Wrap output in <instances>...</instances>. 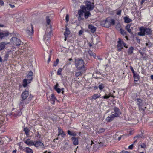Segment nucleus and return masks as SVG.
Returning <instances> with one entry per match:
<instances>
[{
  "instance_id": "obj_40",
  "label": "nucleus",
  "mask_w": 153,
  "mask_h": 153,
  "mask_svg": "<svg viewBox=\"0 0 153 153\" xmlns=\"http://www.w3.org/2000/svg\"><path fill=\"white\" fill-rule=\"evenodd\" d=\"M59 62V60L58 59H57L56 61L54 63V64H53V66L56 67V66L58 64V62Z\"/></svg>"
},
{
  "instance_id": "obj_26",
  "label": "nucleus",
  "mask_w": 153,
  "mask_h": 153,
  "mask_svg": "<svg viewBox=\"0 0 153 153\" xmlns=\"http://www.w3.org/2000/svg\"><path fill=\"white\" fill-rule=\"evenodd\" d=\"M25 143L29 146H31L34 144V142L30 141V139H27L24 141Z\"/></svg>"
},
{
  "instance_id": "obj_20",
  "label": "nucleus",
  "mask_w": 153,
  "mask_h": 153,
  "mask_svg": "<svg viewBox=\"0 0 153 153\" xmlns=\"http://www.w3.org/2000/svg\"><path fill=\"white\" fill-rule=\"evenodd\" d=\"M59 85L57 83L56 85L54 86V88L55 90L58 93H60L62 92V93H63V89H60L58 88Z\"/></svg>"
},
{
  "instance_id": "obj_39",
  "label": "nucleus",
  "mask_w": 153,
  "mask_h": 153,
  "mask_svg": "<svg viewBox=\"0 0 153 153\" xmlns=\"http://www.w3.org/2000/svg\"><path fill=\"white\" fill-rule=\"evenodd\" d=\"M104 86L103 84H101L98 86V88L100 90H101L103 89Z\"/></svg>"
},
{
  "instance_id": "obj_32",
  "label": "nucleus",
  "mask_w": 153,
  "mask_h": 153,
  "mask_svg": "<svg viewBox=\"0 0 153 153\" xmlns=\"http://www.w3.org/2000/svg\"><path fill=\"white\" fill-rule=\"evenodd\" d=\"M120 33L123 36H126L127 35V33L124 30L122 29L121 28L120 29Z\"/></svg>"
},
{
  "instance_id": "obj_12",
  "label": "nucleus",
  "mask_w": 153,
  "mask_h": 153,
  "mask_svg": "<svg viewBox=\"0 0 153 153\" xmlns=\"http://www.w3.org/2000/svg\"><path fill=\"white\" fill-rule=\"evenodd\" d=\"M113 110L114 112V114L117 117H119L121 114V112L118 108L114 107Z\"/></svg>"
},
{
  "instance_id": "obj_30",
  "label": "nucleus",
  "mask_w": 153,
  "mask_h": 153,
  "mask_svg": "<svg viewBox=\"0 0 153 153\" xmlns=\"http://www.w3.org/2000/svg\"><path fill=\"white\" fill-rule=\"evenodd\" d=\"M139 52L143 58L146 59L147 57V55L143 52L139 51Z\"/></svg>"
},
{
  "instance_id": "obj_52",
  "label": "nucleus",
  "mask_w": 153,
  "mask_h": 153,
  "mask_svg": "<svg viewBox=\"0 0 153 153\" xmlns=\"http://www.w3.org/2000/svg\"><path fill=\"white\" fill-rule=\"evenodd\" d=\"M134 146V144H132L130 145L128 147V149H131L133 148Z\"/></svg>"
},
{
  "instance_id": "obj_31",
  "label": "nucleus",
  "mask_w": 153,
  "mask_h": 153,
  "mask_svg": "<svg viewBox=\"0 0 153 153\" xmlns=\"http://www.w3.org/2000/svg\"><path fill=\"white\" fill-rule=\"evenodd\" d=\"M124 19L125 22L126 23H129L132 21V20L126 17H124Z\"/></svg>"
},
{
  "instance_id": "obj_23",
  "label": "nucleus",
  "mask_w": 153,
  "mask_h": 153,
  "mask_svg": "<svg viewBox=\"0 0 153 153\" xmlns=\"http://www.w3.org/2000/svg\"><path fill=\"white\" fill-rule=\"evenodd\" d=\"M71 139L74 145H76L78 144V140L77 138L73 137H72Z\"/></svg>"
},
{
  "instance_id": "obj_1",
  "label": "nucleus",
  "mask_w": 153,
  "mask_h": 153,
  "mask_svg": "<svg viewBox=\"0 0 153 153\" xmlns=\"http://www.w3.org/2000/svg\"><path fill=\"white\" fill-rule=\"evenodd\" d=\"M27 79H24L23 80V86L25 87L27 86V84L31 82L33 78V73L30 71L28 73L27 76Z\"/></svg>"
},
{
  "instance_id": "obj_17",
  "label": "nucleus",
  "mask_w": 153,
  "mask_h": 153,
  "mask_svg": "<svg viewBox=\"0 0 153 153\" xmlns=\"http://www.w3.org/2000/svg\"><path fill=\"white\" fill-rule=\"evenodd\" d=\"M9 44V43L4 42L0 43V51L4 49L5 45Z\"/></svg>"
},
{
  "instance_id": "obj_46",
  "label": "nucleus",
  "mask_w": 153,
  "mask_h": 153,
  "mask_svg": "<svg viewBox=\"0 0 153 153\" xmlns=\"http://www.w3.org/2000/svg\"><path fill=\"white\" fill-rule=\"evenodd\" d=\"M109 20L110 21L111 25H114L115 24V21L113 19H109Z\"/></svg>"
},
{
  "instance_id": "obj_25",
  "label": "nucleus",
  "mask_w": 153,
  "mask_h": 153,
  "mask_svg": "<svg viewBox=\"0 0 153 153\" xmlns=\"http://www.w3.org/2000/svg\"><path fill=\"white\" fill-rule=\"evenodd\" d=\"M134 48L132 46H131L128 49L127 52L128 54L129 55H131L133 53Z\"/></svg>"
},
{
  "instance_id": "obj_45",
  "label": "nucleus",
  "mask_w": 153,
  "mask_h": 153,
  "mask_svg": "<svg viewBox=\"0 0 153 153\" xmlns=\"http://www.w3.org/2000/svg\"><path fill=\"white\" fill-rule=\"evenodd\" d=\"M50 114H49V115H48V117H45V118H47L48 117V118H50L52 120H55V119L54 118H52V117H53V116H52V117L51 116L50 117Z\"/></svg>"
},
{
  "instance_id": "obj_36",
  "label": "nucleus",
  "mask_w": 153,
  "mask_h": 153,
  "mask_svg": "<svg viewBox=\"0 0 153 153\" xmlns=\"http://www.w3.org/2000/svg\"><path fill=\"white\" fill-rule=\"evenodd\" d=\"M24 131H25V133L27 135H28V133L29 131V130L26 127L24 129Z\"/></svg>"
},
{
  "instance_id": "obj_8",
  "label": "nucleus",
  "mask_w": 153,
  "mask_h": 153,
  "mask_svg": "<svg viewBox=\"0 0 153 153\" xmlns=\"http://www.w3.org/2000/svg\"><path fill=\"white\" fill-rule=\"evenodd\" d=\"M101 24L104 27L108 28L111 25L110 21L109 19L107 18L105 21H103L101 22Z\"/></svg>"
},
{
  "instance_id": "obj_22",
  "label": "nucleus",
  "mask_w": 153,
  "mask_h": 153,
  "mask_svg": "<svg viewBox=\"0 0 153 153\" xmlns=\"http://www.w3.org/2000/svg\"><path fill=\"white\" fill-rule=\"evenodd\" d=\"M135 100L137 101V103L139 106H142L144 103L143 100L141 99H137Z\"/></svg>"
},
{
  "instance_id": "obj_2",
  "label": "nucleus",
  "mask_w": 153,
  "mask_h": 153,
  "mask_svg": "<svg viewBox=\"0 0 153 153\" xmlns=\"http://www.w3.org/2000/svg\"><path fill=\"white\" fill-rule=\"evenodd\" d=\"M27 96H22V102H20L19 104L20 109L18 110L15 114H13L14 116L16 117L17 116H20L21 115L22 113L21 111V110L22 109L24 108L23 105L24 103V102H24L25 101V100L27 99Z\"/></svg>"
},
{
  "instance_id": "obj_5",
  "label": "nucleus",
  "mask_w": 153,
  "mask_h": 153,
  "mask_svg": "<svg viewBox=\"0 0 153 153\" xmlns=\"http://www.w3.org/2000/svg\"><path fill=\"white\" fill-rule=\"evenodd\" d=\"M117 50L119 51L121 50L123 48V46L124 47L126 48H128V46L126 45V44L120 38L119 39V41L117 42Z\"/></svg>"
},
{
  "instance_id": "obj_42",
  "label": "nucleus",
  "mask_w": 153,
  "mask_h": 153,
  "mask_svg": "<svg viewBox=\"0 0 153 153\" xmlns=\"http://www.w3.org/2000/svg\"><path fill=\"white\" fill-rule=\"evenodd\" d=\"M9 54L8 53H6L5 55L4 56V60L5 61H6L7 59H8V58L9 57Z\"/></svg>"
},
{
  "instance_id": "obj_59",
  "label": "nucleus",
  "mask_w": 153,
  "mask_h": 153,
  "mask_svg": "<svg viewBox=\"0 0 153 153\" xmlns=\"http://www.w3.org/2000/svg\"><path fill=\"white\" fill-rule=\"evenodd\" d=\"M68 143H67V142H66L65 143V148H66L67 147V146H68Z\"/></svg>"
},
{
  "instance_id": "obj_63",
  "label": "nucleus",
  "mask_w": 153,
  "mask_h": 153,
  "mask_svg": "<svg viewBox=\"0 0 153 153\" xmlns=\"http://www.w3.org/2000/svg\"><path fill=\"white\" fill-rule=\"evenodd\" d=\"M16 150H14L13 151L12 153H16Z\"/></svg>"
},
{
  "instance_id": "obj_6",
  "label": "nucleus",
  "mask_w": 153,
  "mask_h": 153,
  "mask_svg": "<svg viewBox=\"0 0 153 153\" xmlns=\"http://www.w3.org/2000/svg\"><path fill=\"white\" fill-rule=\"evenodd\" d=\"M86 4L85 7L83 6V8L86 11L87 10H92L94 7V4L91 3L89 1H86L85 2Z\"/></svg>"
},
{
  "instance_id": "obj_16",
  "label": "nucleus",
  "mask_w": 153,
  "mask_h": 153,
  "mask_svg": "<svg viewBox=\"0 0 153 153\" xmlns=\"http://www.w3.org/2000/svg\"><path fill=\"white\" fill-rule=\"evenodd\" d=\"M117 117L114 115V114L108 116L106 118V120L107 122H110L112 121L114 118Z\"/></svg>"
},
{
  "instance_id": "obj_28",
  "label": "nucleus",
  "mask_w": 153,
  "mask_h": 153,
  "mask_svg": "<svg viewBox=\"0 0 153 153\" xmlns=\"http://www.w3.org/2000/svg\"><path fill=\"white\" fill-rule=\"evenodd\" d=\"M88 27L92 33H94L96 30V27L91 25H89Z\"/></svg>"
},
{
  "instance_id": "obj_61",
  "label": "nucleus",
  "mask_w": 153,
  "mask_h": 153,
  "mask_svg": "<svg viewBox=\"0 0 153 153\" xmlns=\"http://www.w3.org/2000/svg\"><path fill=\"white\" fill-rule=\"evenodd\" d=\"M4 27V25L1 24H0V27Z\"/></svg>"
},
{
  "instance_id": "obj_18",
  "label": "nucleus",
  "mask_w": 153,
  "mask_h": 153,
  "mask_svg": "<svg viewBox=\"0 0 153 153\" xmlns=\"http://www.w3.org/2000/svg\"><path fill=\"white\" fill-rule=\"evenodd\" d=\"M70 31L69 29L68 28H66L65 31L64 32V35L65 36V40H66V39L68 37V35L70 34Z\"/></svg>"
},
{
  "instance_id": "obj_47",
  "label": "nucleus",
  "mask_w": 153,
  "mask_h": 153,
  "mask_svg": "<svg viewBox=\"0 0 153 153\" xmlns=\"http://www.w3.org/2000/svg\"><path fill=\"white\" fill-rule=\"evenodd\" d=\"M105 129L103 128L99 129V132L100 133H102L105 131Z\"/></svg>"
},
{
  "instance_id": "obj_38",
  "label": "nucleus",
  "mask_w": 153,
  "mask_h": 153,
  "mask_svg": "<svg viewBox=\"0 0 153 153\" xmlns=\"http://www.w3.org/2000/svg\"><path fill=\"white\" fill-rule=\"evenodd\" d=\"M82 75V73L81 72H76L75 74V76L76 77L79 76H81Z\"/></svg>"
},
{
  "instance_id": "obj_41",
  "label": "nucleus",
  "mask_w": 153,
  "mask_h": 153,
  "mask_svg": "<svg viewBox=\"0 0 153 153\" xmlns=\"http://www.w3.org/2000/svg\"><path fill=\"white\" fill-rule=\"evenodd\" d=\"M146 45L148 48H150L152 46V44L151 43L149 42L148 43H146Z\"/></svg>"
},
{
  "instance_id": "obj_37",
  "label": "nucleus",
  "mask_w": 153,
  "mask_h": 153,
  "mask_svg": "<svg viewBox=\"0 0 153 153\" xmlns=\"http://www.w3.org/2000/svg\"><path fill=\"white\" fill-rule=\"evenodd\" d=\"M29 95L28 91L25 90L24 92L22 93L21 96H27V95Z\"/></svg>"
},
{
  "instance_id": "obj_49",
  "label": "nucleus",
  "mask_w": 153,
  "mask_h": 153,
  "mask_svg": "<svg viewBox=\"0 0 153 153\" xmlns=\"http://www.w3.org/2000/svg\"><path fill=\"white\" fill-rule=\"evenodd\" d=\"M141 147L143 148H146V145L144 143H142L141 145Z\"/></svg>"
},
{
  "instance_id": "obj_62",
  "label": "nucleus",
  "mask_w": 153,
  "mask_h": 153,
  "mask_svg": "<svg viewBox=\"0 0 153 153\" xmlns=\"http://www.w3.org/2000/svg\"><path fill=\"white\" fill-rule=\"evenodd\" d=\"M122 153H129L127 151H124L122 152Z\"/></svg>"
},
{
  "instance_id": "obj_10",
  "label": "nucleus",
  "mask_w": 153,
  "mask_h": 153,
  "mask_svg": "<svg viewBox=\"0 0 153 153\" xmlns=\"http://www.w3.org/2000/svg\"><path fill=\"white\" fill-rule=\"evenodd\" d=\"M27 33L29 36H32L33 33V27L32 25L30 26L27 28Z\"/></svg>"
},
{
  "instance_id": "obj_7",
  "label": "nucleus",
  "mask_w": 153,
  "mask_h": 153,
  "mask_svg": "<svg viewBox=\"0 0 153 153\" xmlns=\"http://www.w3.org/2000/svg\"><path fill=\"white\" fill-rule=\"evenodd\" d=\"M10 43L14 45L18 46L21 45V42L20 39L17 38L13 37L11 39Z\"/></svg>"
},
{
  "instance_id": "obj_15",
  "label": "nucleus",
  "mask_w": 153,
  "mask_h": 153,
  "mask_svg": "<svg viewBox=\"0 0 153 153\" xmlns=\"http://www.w3.org/2000/svg\"><path fill=\"white\" fill-rule=\"evenodd\" d=\"M84 12L82 10H80L78 12V14L79 15L78 19L80 21L84 19L83 16L84 15Z\"/></svg>"
},
{
  "instance_id": "obj_64",
  "label": "nucleus",
  "mask_w": 153,
  "mask_h": 153,
  "mask_svg": "<svg viewBox=\"0 0 153 153\" xmlns=\"http://www.w3.org/2000/svg\"><path fill=\"white\" fill-rule=\"evenodd\" d=\"M151 79L153 80V75H151L150 76Z\"/></svg>"
},
{
  "instance_id": "obj_48",
  "label": "nucleus",
  "mask_w": 153,
  "mask_h": 153,
  "mask_svg": "<svg viewBox=\"0 0 153 153\" xmlns=\"http://www.w3.org/2000/svg\"><path fill=\"white\" fill-rule=\"evenodd\" d=\"M8 5L10 6L12 8H14L15 7L14 4H12L10 3Z\"/></svg>"
},
{
  "instance_id": "obj_35",
  "label": "nucleus",
  "mask_w": 153,
  "mask_h": 153,
  "mask_svg": "<svg viewBox=\"0 0 153 153\" xmlns=\"http://www.w3.org/2000/svg\"><path fill=\"white\" fill-rule=\"evenodd\" d=\"M46 21L47 24L48 25H50L51 20L50 18V17L48 16H47L46 17Z\"/></svg>"
},
{
  "instance_id": "obj_34",
  "label": "nucleus",
  "mask_w": 153,
  "mask_h": 153,
  "mask_svg": "<svg viewBox=\"0 0 153 153\" xmlns=\"http://www.w3.org/2000/svg\"><path fill=\"white\" fill-rule=\"evenodd\" d=\"M90 15H91V14L89 11H87L84 14V16L86 19Z\"/></svg>"
},
{
  "instance_id": "obj_11",
  "label": "nucleus",
  "mask_w": 153,
  "mask_h": 153,
  "mask_svg": "<svg viewBox=\"0 0 153 153\" xmlns=\"http://www.w3.org/2000/svg\"><path fill=\"white\" fill-rule=\"evenodd\" d=\"M9 35V33L7 31H2L0 32V39H2L7 37Z\"/></svg>"
},
{
  "instance_id": "obj_4",
  "label": "nucleus",
  "mask_w": 153,
  "mask_h": 153,
  "mask_svg": "<svg viewBox=\"0 0 153 153\" xmlns=\"http://www.w3.org/2000/svg\"><path fill=\"white\" fill-rule=\"evenodd\" d=\"M75 66L78 69H81L84 65L83 61L82 59L78 58L75 61Z\"/></svg>"
},
{
  "instance_id": "obj_44",
  "label": "nucleus",
  "mask_w": 153,
  "mask_h": 153,
  "mask_svg": "<svg viewBox=\"0 0 153 153\" xmlns=\"http://www.w3.org/2000/svg\"><path fill=\"white\" fill-rule=\"evenodd\" d=\"M67 133L68 134L71 136H74L75 135V134L74 133L71 132L69 130L68 131Z\"/></svg>"
},
{
  "instance_id": "obj_51",
  "label": "nucleus",
  "mask_w": 153,
  "mask_h": 153,
  "mask_svg": "<svg viewBox=\"0 0 153 153\" xmlns=\"http://www.w3.org/2000/svg\"><path fill=\"white\" fill-rule=\"evenodd\" d=\"M69 20V16L67 14L66 16V20L67 22H68Z\"/></svg>"
},
{
  "instance_id": "obj_53",
  "label": "nucleus",
  "mask_w": 153,
  "mask_h": 153,
  "mask_svg": "<svg viewBox=\"0 0 153 153\" xmlns=\"http://www.w3.org/2000/svg\"><path fill=\"white\" fill-rule=\"evenodd\" d=\"M121 10H119L117 12V15H120L121 14Z\"/></svg>"
},
{
  "instance_id": "obj_33",
  "label": "nucleus",
  "mask_w": 153,
  "mask_h": 153,
  "mask_svg": "<svg viewBox=\"0 0 153 153\" xmlns=\"http://www.w3.org/2000/svg\"><path fill=\"white\" fill-rule=\"evenodd\" d=\"M88 54L90 56H92L93 57L95 56V53L90 50L88 51L87 53L86 54V55H87Z\"/></svg>"
},
{
  "instance_id": "obj_43",
  "label": "nucleus",
  "mask_w": 153,
  "mask_h": 153,
  "mask_svg": "<svg viewBox=\"0 0 153 153\" xmlns=\"http://www.w3.org/2000/svg\"><path fill=\"white\" fill-rule=\"evenodd\" d=\"M62 69L61 68H59L57 72V74L58 75H61V74Z\"/></svg>"
},
{
  "instance_id": "obj_55",
  "label": "nucleus",
  "mask_w": 153,
  "mask_h": 153,
  "mask_svg": "<svg viewBox=\"0 0 153 153\" xmlns=\"http://www.w3.org/2000/svg\"><path fill=\"white\" fill-rule=\"evenodd\" d=\"M100 96H92V99H95L98 98Z\"/></svg>"
},
{
  "instance_id": "obj_3",
  "label": "nucleus",
  "mask_w": 153,
  "mask_h": 153,
  "mask_svg": "<svg viewBox=\"0 0 153 153\" xmlns=\"http://www.w3.org/2000/svg\"><path fill=\"white\" fill-rule=\"evenodd\" d=\"M52 29L51 26L48 28L45 32V35L44 36V39L45 41H48V42L50 39L52 34Z\"/></svg>"
},
{
  "instance_id": "obj_24",
  "label": "nucleus",
  "mask_w": 153,
  "mask_h": 153,
  "mask_svg": "<svg viewBox=\"0 0 153 153\" xmlns=\"http://www.w3.org/2000/svg\"><path fill=\"white\" fill-rule=\"evenodd\" d=\"M134 79L135 81L137 82L140 78L139 74L137 73L133 74Z\"/></svg>"
},
{
  "instance_id": "obj_9",
  "label": "nucleus",
  "mask_w": 153,
  "mask_h": 153,
  "mask_svg": "<svg viewBox=\"0 0 153 153\" xmlns=\"http://www.w3.org/2000/svg\"><path fill=\"white\" fill-rule=\"evenodd\" d=\"M33 145L36 147H40L42 148V149H45V147H44L43 144L40 141L34 142V144H33Z\"/></svg>"
},
{
  "instance_id": "obj_14",
  "label": "nucleus",
  "mask_w": 153,
  "mask_h": 153,
  "mask_svg": "<svg viewBox=\"0 0 153 153\" xmlns=\"http://www.w3.org/2000/svg\"><path fill=\"white\" fill-rule=\"evenodd\" d=\"M140 32H138V34L140 36H143L145 34V28L143 27H140L139 28Z\"/></svg>"
},
{
  "instance_id": "obj_29",
  "label": "nucleus",
  "mask_w": 153,
  "mask_h": 153,
  "mask_svg": "<svg viewBox=\"0 0 153 153\" xmlns=\"http://www.w3.org/2000/svg\"><path fill=\"white\" fill-rule=\"evenodd\" d=\"M145 33L148 35H151L152 34L151 30L149 28H145Z\"/></svg>"
},
{
  "instance_id": "obj_60",
  "label": "nucleus",
  "mask_w": 153,
  "mask_h": 153,
  "mask_svg": "<svg viewBox=\"0 0 153 153\" xmlns=\"http://www.w3.org/2000/svg\"><path fill=\"white\" fill-rule=\"evenodd\" d=\"M137 140H136L133 143L134 144H134H136V143H137Z\"/></svg>"
},
{
  "instance_id": "obj_13",
  "label": "nucleus",
  "mask_w": 153,
  "mask_h": 153,
  "mask_svg": "<svg viewBox=\"0 0 153 153\" xmlns=\"http://www.w3.org/2000/svg\"><path fill=\"white\" fill-rule=\"evenodd\" d=\"M58 137H59L61 135L62 137L64 138L66 135L65 134V133L64 131L61 129L59 127L58 128Z\"/></svg>"
},
{
  "instance_id": "obj_27",
  "label": "nucleus",
  "mask_w": 153,
  "mask_h": 153,
  "mask_svg": "<svg viewBox=\"0 0 153 153\" xmlns=\"http://www.w3.org/2000/svg\"><path fill=\"white\" fill-rule=\"evenodd\" d=\"M24 150L27 153H33V152L32 150L29 148L26 147L25 148Z\"/></svg>"
},
{
  "instance_id": "obj_50",
  "label": "nucleus",
  "mask_w": 153,
  "mask_h": 153,
  "mask_svg": "<svg viewBox=\"0 0 153 153\" xmlns=\"http://www.w3.org/2000/svg\"><path fill=\"white\" fill-rule=\"evenodd\" d=\"M130 69L131 70L133 74H135V73H136V72L134 70V69H133V68L131 66L130 67Z\"/></svg>"
},
{
  "instance_id": "obj_19",
  "label": "nucleus",
  "mask_w": 153,
  "mask_h": 153,
  "mask_svg": "<svg viewBox=\"0 0 153 153\" xmlns=\"http://www.w3.org/2000/svg\"><path fill=\"white\" fill-rule=\"evenodd\" d=\"M47 99L48 100H50L51 103L53 104H54L55 100H56L55 96H49Z\"/></svg>"
},
{
  "instance_id": "obj_21",
  "label": "nucleus",
  "mask_w": 153,
  "mask_h": 153,
  "mask_svg": "<svg viewBox=\"0 0 153 153\" xmlns=\"http://www.w3.org/2000/svg\"><path fill=\"white\" fill-rule=\"evenodd\" d=\"M131 25L128 24L126 27V30L130 33H132L131 30L133 29L132 27H131Z\"/></svg>"
},
{
  "instance_id": "obj_58",
  "label": "nucleus",
  "mask_w": 153,
  "mask_h": 153,
  "mask_svg": "<svg viewBox=\"0 0 153 153\" xmlns=\"http://www.w3.org/2000/svg\"><path fill=\"white\" fill-rule=\"evenodd\" d=\"M110 97V96H103V98L107 99L109 98Z\"/></svg>"
},
{
  "instance_id": "obj_57",
  "label": "nucleus",
  "mask_w": 153,
  "mask_h": 153,
  "mask_svg": "<svg viewBox=\"0 0 153 153\" xmlns=\"http://www.w3.org/2000/svg\"><path fill=\"white\" fill-rule=\"evenodd\" d=\"M82 33L83 31L82 30H80L79 32V35H81L82 34Z\"/></svg>"
},
{
  "instance_id": "obj_54",
  "label": "nucleus",
  "mask_w": 153,
  "mask_h": 153,
  "mask_svg": "<svg viewBox=\"0 0 153 153\" xmlns=\"http://www.w3.org/2000/svg\"><path fill=\"white\" fill-rule=\"evenodd\" d=\"M4 4V3L3 1L1 0H0V5L1 6L3 5Z\"/></svg>"
},
{
  "instance_id": "obj_56",
  "label": "nucleus",
  "mask_w": 153,
  "mask_h": 153,
  "mask_svg": "<svg viewBox=\"0 0 153 153\" xmlns=\"http://www.w3.org/2000/svg\"><path fill=\"white\" fill-rule=\"evenodd\" d=\"M50 60H51V55H50L49 56L48 59V61H47L48 63H49L50 62Z\"/></svg>"
}]
</instances>
